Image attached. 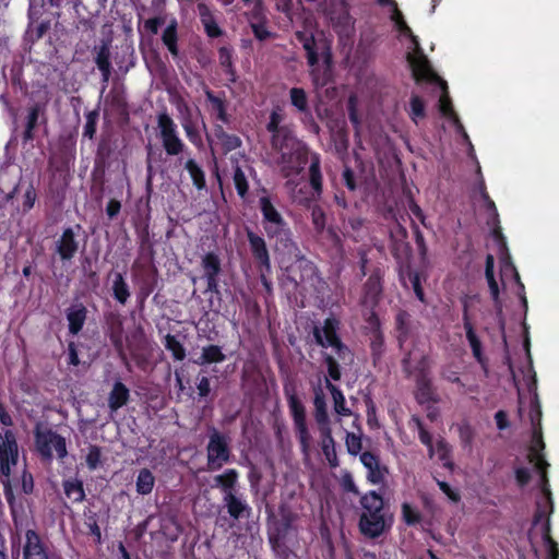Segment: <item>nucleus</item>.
I'll return each instance as SVG.
<instances>
[{"label":"nucleus","instance_id":"nucleus-1","mask_svg":"<svg viewBox=\"0 0 559 559\" xmlns=\"http://www.w3.org/2000/svg\"><path fill=\"white\" fill-rule=\"evenodd\" d=\"M259 210L262 215V227L269 240H274V250L281 254H287L296 259L298 267L312 275L316 265L301 254L297 242L294 240L293 231L282 213L273 204L270 197L259 199Z\"/></svg>","mask_w":559,"mask_h":559},{"label":"nucleus","instance_id":"nucleus-2","mask_svg":"<svg viewBox=\"0 0 559 559\" xmlns=\"http://www.w3.org/2000/svg\"><path fill=\"white\" fill-rule=\"evenodd\" d=\"M361 512L358 527L360 533L368 538H378L391 527L386 521L388 508L381 493L369 490L359 499Z\"/></svg>","mask_w":559,"mask_h":559},{"label":"nucleus","instance_id":"nucleus-3","mask_svg":"<svg viewBox=\"0 0 559 559\" xmlns=\"http://www.w3.org/2000/svg\"><path fill=\"white\" fill-rule=\"evenodd\" d=\"M207 431L206 469L215 472L231 462L234 455L230 447V438L213 426L209 427Z\"/></svg>","mask_w":559,"mask_h":559},{"label":"nucleus","instance_id":"nucleus-4","mask_svg":"<svg viewBox=\"0 0 559 559\" xmlns=\"http://www.w3.org/2000/svg\"><path fill=\"white\" fill-rule=\"evenodd\" d=\"M284 394L287 400L289 413L294 421L300 450L305 455H308L310 450L311 436L307 426L305 405L298 397L296 389L293 384L284 385Z\"/></svg>","mask_w":559,"mask_h":559},{"label":"nucleus","instance_id":"nucleus-5","mask_svg":"<svg viewBox=\"0 0 559 559\" xmlns=\"http://www.w3.org/2000/svg\"><path fill=\"white\" fill-rule=\"evenodd\" d=\"M341 322L335 317H329L324 320L322 328H313V337L317 345L322 348L332 347L340 359H345L346 355L350 354L347 345H345L340 335Z\"/></svg>","mask_w":559,"mask_h":559},{"label":"nucleus","instance_id":"nucleus-6","mask_svg":"<svg viewBox=\"0 0 559 559\" xmlns=\"http://www.w3.org/2000/svg\"><path fill=\"white\" fill-rule=\"evenodd\" d=\"M35 444L45 461L52 460L53 451L59 460H63L68 455L66 439L49 428L36 427Z\"/></svg>","mask_w":559,"mask_h":559},{"label":"nucleus","instance_id":"nucleus-7","mask_svg":"<svg viewBox=\"0 0 559 559\" xmlns=\"http://www.w3.org/2000/svg\"><path fill=\"white\" fill-rule=\"evenodd\" d=\"M310 155L306 144H295V147L280 152L277 165L282 177L290 179L299 176L308 164Z\"/></svg>","mask_w":559,"mask_h":559},{"label":"nucleus","instance_id":"nucleus-8","mask_svg":"<svg viewBox=\"0 0 559 559\" xmlns=\"http://www.w3.org/2000/svg\"><path fill=\"white\" fill-rule=\"evenodd\" d=\"M296 39L302 45L306 51V58L309 67L313 68L319 63V57L321 56L323 62L328 68L332 64V51L331 46L324 39H316L312 33H306L297 31L295 33Z\"/></svg>","mask_w":559,"mask_h":559},{"label":"nucleus","instance_id":"nucleus-9","mask_svg":"<svg viewBox=\"0 0 559 559\" xmlns=\"http://www.w3.org/2000/svg\"><path fill=\"white\" fill-rule=\"evenodd\" d=\"M157 127L166 154L177 156L182 153L186 145L178 135L176 123L167 112H162L157 116Z\"/></svg>","mask_w":559,"mask_h":559},{"label":"nucleus","instance_id":"nucleus-10","mask_svg":"<svg viewBox=\"0 0 559 559\" xmlns=\"http://www.w3.org/2000/svg\"><path fill=\"white\" fill-rule=\"evenodd\" d=\"M103 38L100 44L94 47V61L102 72L103 90L106 88L111 75L110 47L112 43L111 25L105 24L102 28Z\"/></svg>","mask_w":559,"mask_h":559},{"label":"nucleus","instance_id":"nucleus-11","mask_svg":"<svg viewBox=\"0 0 559 559\" xmlns=\"http://www.w3.org/2000/svg\"><path fill=\"white\" fill-rule=\"evenodd\" d=\"M532 463H534L536 471L540 474L542 491L546 496L547 503L549 504V510H547L546 507H542L539 503L537 504V508H536V511H535L534 518H533V524L537 525L542 521L545 522L546 519H550L549 515L552 512V501H551V492L548 488V477H547V467L549 466L548 462L545 460L544 456L534 455L532 459Z\"/></svg>","mask_w":559,"mask_h":559},{"label":"nucleus","instance_id":"nucleus-12","mask_svg":"<svg viewBox=\"0 0 559 559\" xmlns=\"http://www.w3.org/2000/svg\"><path fill=\"white\" fill-rule=\"evenodd\" d=\"M415 382L417 389L416 399L419 404L438 401L437 393L430 378V371L426 356L421 357L417 366Z\"/></svg>","mask_w":559,"mask_h":559},{"label":"nucleus","instance_id":"nucleus-13","mask_svg":"<svg viewBox=\"0 0 559 559\" xmlns=\"http://www.w3.org/2000/svg\"><path fill=\"white\" fill-rule=\"evenodd\" d=\"M19 448L14 433L5 430L0 433V475L10 476L12 465H16Z\"/></svg>","mask_w":559,"mask_h":559},{"label":"nucleus","instance_id":"nucleus-14","mask_svg":"<svg viewBox=\"0 0 559 559\" xmlns=\"http://www.w3.org/2000/svg\"><path fill=\"white\" fill-rule=\"evenodd\" d=\"M528 417L533 430V445L531 447L528 454L530 462H532L534 455L543 456L540 451L545 448L542 436V406L537 392H534L531 399Z\"/></svg>","mask_w":559,"mask_h":559},{"label":"nucleus","instance_id":"nucleus-15","mask_svg":"<svg viewBox=\"0 0 559 559\" xmlns=\"http://www.w3.org/2000/svg\"><path fill=\"white\" fill-rule=\"evenodd\" d=\"M246 235L249 242L250 252L253 257L258 270L271 271V257L265 239L251 229H247Z\"/></svg>","mask_w":559,"mask_h":559},{"label":"nucleus","instance_id":"nucleus-16","mask_svg":"<svg viewBox=\"0 0 559 559\" xmlns=\"http://www.w3.org/2000/svg\"><path fill=\"white\" fill-rule=\"evenodd\" d=\"M201 266L206 281V292L218 293V276L222 272L219 257L215 252H207L202 257Z\"/></svg>","mask_w":559,"mask_h":559},{"label":"nucleus","instance_id":"nucleus-17","mask_svg":"<svg viewBox=\"0 0 559 559\" xmlns=\"http://www.w3.org/2000/svg\"><path fill=\"white\" fill-rule=\"evenodd\" d=\"M223 506L226 509L229 518L236 522L241 519L250 518L252 508L247 501V498L241 492L227 495L222 497Z\"/></svg>","mask_w":559,"mask_h":559},{"label":"nucleus","instance_id":"nucleus-18","mask_svg":"<svg viewBox=\"0 0 559 559\" xmlns=\"http://www.w3.org/2000/svg\"><path fill=\"white\" fill-rule=\"evenodd\" d=\"M360 462L367 468V480L372 485H381L385 481L389 469L380 462L379 455L365 451L360 453Z\"/></svg>","mask_w":559,"mask_h":559},{"label":"nucleus","instance_id":"nucleus-19","mask_svg":"<svg viewBox=\"0 0 559 559\" xmlns=\"http://www.w3.org/2000/svg\"><path fill=\"white\" fill-rule=\"evenodd\" d=\"M382 290V275L381 271L377 269L370 274L362 286V305L374 308L379 304Z\"/></svg>","mask_w":559,"mask_h":559},{"label":"nucleus","instance_id":"nucleus-20","mask_svg":"<svg viewBox=\"0 0 559 559\" xmlns=\"http://www.w3.org/2000/svg\"><path fill=\"white\" fill-rule=\"evenodd\" d=\"M313 405L314 419L319 426L320 433L328 435L329 432H332L325 395L320 386L314 389Z\"/></svg>","mask_w":559,"mask_h":559},{"label":"nucleus","instance_id":"nucleus-21","mask_svg":"<svg viewBox=\"0 0 559 559\" xmlns=\"http://www.w3.org/2000/svg\"><path fill=\"white\" fill-rule=\"evenodd\" d=\"M463 325L466 333V338L468 341V344L472 348L473 356L479 364H484L485 357L483 354V347L479 337L477 336L473 323L469 318L468 313V304L467 301L463 302Z\"/></svg>","mask_w":559,"mask_h":559},{"label":"nucleus","instance_id":"nucleus-22","mask_svg":"<svg viewBox=\"0 0 559 559\" xmlns=\"http://www.w3.org/2000/svg\"><path fill=\"white\" fill-rule=\"evenodd\" d=\"M79 249V242L75 239L74 231L71 227L66 228L56 241V252L60 255L62 261L71 260Z\"/></svg>","mask_w":559,"mask_h":559},{"label":"nucleus","instance_id":"nucleus-23","mask_svg":"<svg viewBox=\"0 0 559 559\" xmlns=\"http://www.w3.org/2000/svg\"><path fill=\"white\" fill-rule=\"evenodd\" d=\"M270 142L272 148L278 153L295 147V144H304L288 126H283L280 131L271 134Z\"/></svg>","mask_w":559,"mask_h":559},{"label":"nucleus","instance_id":"nucleus-24","mask_svg":"<svg viewBox=\"0 0 559 559\" xmlns=\"http://www.w3.org/2000/svg\"><path fill=\"white\" fill-rule=\"evenodd\" d=\"M206 100L210 103L211 111L217 121L222 123H229L230 116L227 112V100L223 95H215L210 88L204 91Z\"/></svg>","mask_w":559,"mask_h":559},{"label":"nucleus","instance_id":"nucleus-25","mask_svg":"<svg viewBox=\"0 0 559 559\" xmlns=\"http://www.w3.org/2000/svg\"><path fill=\"white\" fill-rule=\"evenodd\" d=\"M411 66L416 82H433L439 79L424 55L411 59Z\"/></svg>","mask_w":559,"mask_h":559},{"label":"nucleus","instance_id":"nucleus-26","mask_svg":"<svg viewBox=\"0 0 559 559\" xmlns=\"http://www.w3.org/2000/svg\"><path fill=\"white\" fill-rule=\"evenodd\" d=\"M198 13L207 37L218 38L223 35V29L218 26L215 16L205 3H198Z\"/></svg>","mask_w":559,"mask_h":559},{"label":"nucleus","instance_id":"nucleus-27","mask_svg":"<svg viewBox=\"0 0 559 559\" xmlns=\"http://www.w3.org/2000/svg\"><path fill=\"white\" fill-rule=\"evenodd\" d=\"M239 473L235 468H227L223 474L214 477L215 487L219 488L223 496L238 492Z\"/></svg>","mask_w":559,"mask_h":559},{"label":"nucleus","instance_id":"nucleus-28","mask_svg":"<svg viewBox=\"0 0 559 559\" xmlns=\"http://www.w3.org/2000/svg\"><path fill=\"white\" fill-rule=\"evenodd\" d=\"M24 558L25 559H49L38 534L28 530L26 532V544L24 546Z\"/></svg>","mask_w":559,"mask_h":559},{"label":"nucleus","instance_id":"nucleus-29","mask_svg":"<svg viewBox=\"0 0 559 559\" xmlns=\"http://www.w3.org/2000/svg\"><path fill=\"white\" fill-rule=\"evenodd\" d=\"M87 310L82 304L72 305L67 310V319L69 322V332L73 335L78 334L86 320Z\"/></svg>","mask_w":559,"mask_h":559},{"label":"nucleus","instance_id":"nucleus-30","mask_svg":"<svg viewBox=\"0 0 559 559\" xmlns=\"http://www.w3.org/2000/svg\"><path fill=\"white\" fill-rule=\"evenodd\" d=\"M309 183L314 193L321 194L323 190V179L321 173V158L318 153H312L309 157Z\"/></svg>","mask_w":559,"mask_h":559},{"label":"nucleus","instance_id":"nucleus-31","mask_svg":"<svg viewBox=\"0 0 559 559\" xmlns=\"http://www.w3.org/2000/svg\"><path fill=\"white\" fill-rule=\"evenodd\" d=\"M177 28V20L171 19L162 34V41L174 58L179 56Z\"/></svg>","mask_w":559,"mask_h":559},{"label":"nucleus","instance_id":"nucleus-32","mask_svg":"<svg viewBox=\"0 0 559 559\" xmlns=\"http://www.w3.org/2000/svg\"><path fill=\"white\" fill-rule=\"evenodd\" d=\"M226 360V355L223 353L222 347L218 345H207L202 347L201 355L195 359L199 366L219 364Z\"/></svg>","mask_w":559,"mask_h":559},{"label":"nucleus","instance_id":"nucleus-33","mask_svg":"<svg viewBox=\"0 0 559 559\" xmlns=\"http://www.w3.org/2000/svg\"><path fill=\"white\" fill-rule=\"evenodd\" d=\"M181 126L187 139L197 147H203L202 135L198 129L197 122L192 119L191 112L187 109V114L181 119Z\"/></svg>","mask_w":559,"mask_h":559},{"label":"nucleus","instance_id":"nucleus-34","mask_svg":"<svg viewBox=\"0 0 559 559\" xmlns=\"http://www.w3.org/2000/svg\"><path fill=\"white\" fill-rule=\"evenodd\" d=\"M325 388L330 391L333 403H334V411L336 414L341 416H349L352 414L350 409L346 406V400L343 394V392L333 384L330 379L325 378Z\"/></svg>","mask_w":559,"mask_h":559},{"label":"nucleus","instance_id":"nucleus-35","mask_svg":"<svg viewBox=\"0 0 559 559\" xmlns=\"http://www.w3.org/2000/svg\"><path fill=\"white\" fill-rule=\"evenodd\" d=\"M214 134L221 142L225 152L235 151L242 144L241 139L238 135L226 132L222 124H215Z\"/></svg>","mask_w":559,"mask_h":559},{"label":"nucleus","instance_id":"nucleus-36","mask_svg":"<svg viewBox=\"0 0 559 559\" xmlns=\"http://www.w3.org/2000/svg\"><path fill=\"white\" fill-rule=\"evenodd\" d=\"M128 399L129 390L123 383L117 381L114 384L111 392L109 393L108 406L111 411H117L127 403Z\"/></svg>","mask_w":559,"mask_h":559},{"label":"nucleus","instance_id":"nucleus-37","mask_svg":"<svg viewBox=\"0 0 559 559\" xmlns=\"http://www.w3.org/2000/svg\"><path fill=\"white\" fill-rule=\"evenodd\" d=\"M44 110L45 108L40 104H35L28 109L26 126L23 132L24 142L32 141L34 139V129L37 126L39 116L44 114Z\"/></svg>","mask_w":559,"mask_h":559},{"label":"nucleus","instance_id":"nucleus-38","mask_svg":"<svg viewBox=\"0 0 559 559\" xmlns=\"http://www.w3.org/2000/svg\"><path fill=\"white\" fill-rule=\"evenodd\" d=\"M289 522L283 523L276 528V532L269 535V543L272 549L280 555H287L288 548L284 544V539L289 530Z\"/></svg>","mask_w":559,"mask_h":559},{"label":"nucleus","instance_id":"nucleus-39","mask_svg":"<svg viewBox=\"0 0 559 559\" xmlns=\"http://www.w3.org/2000/svg\"><path fill=\"white\" fill-rule=\"evenodd\" d=\"M395 330L397 332V341L402 345L407 341L411 333V314L400 309L395 314Z\"/></svg>","mask_w":559,"mask_h":559},{"label":"nucleus","instance_id":"nucleus-40","mask_svg":"<svg viewBox=\"0 0 559 559\" xmlns=\"http://www.w3.org/2000/svg\"><path fill=\"white\" fill-rule=\"evenodd\" d=\"M290 104L300 112L311 117V111L308 104V95L301 87H292L289 90Z\"/></svg>","mask_w":559,"mask_h":559},{"label":"nucleus","instance_id":"nucleus-41","mask_svg":"<svg viewBox=\"0 0 559 559\" xmlns=\"http://www.w3.org/2000/svg\"><path fill=\"white\" fill-rule=\"evenodd\" d=\"M185 169L189 173L192 183L198 190H203L206 187L205 173L193 158H189L185 163Z\"/></svg>","mask_w":559,"mask_h":559},{"label":"nucleus","instance_id":"nucleus-42","mask_svg":"<svg viewBox=\"0 0 559 559\" xmlns=\"http://www.w3.org/2000/svg\"><path fill=\"white\" fill-rule=\"evenodd\" d=\"M322 437V453L325 456L330 467L335 468L340 465L338 457L335 450V441L332 432L321 435Z\"/></svg>","mask_w":559,"mask_h":559},{"label":"nucleus","instance_id":"nucleus-43","mask_svg":"<svg viewBox=\"0 0 559 559\" xmlns=\"http://www.w3.org/2000/svg\"><path fill=\"white\" fill-rule=\"evenodd\" d=\"M63 490L72 502H82L85 498L83 483L79 479H67L63 481Z\"/></svg>","mask_w":559,"mask_h":559},{"label":"nucleus","instance_id":"nucleus-44","mask_svg":"<svg viewBox=\"0 0 559 559\" xmlns=\"http://www.w3.org/2000/svg\"><path fill=\"white\" fill-rule=\"evenodd\" d=\"M233 53L234 50L230 47L222 46L218 49V61L221 67L224 69V72L230 76V81H236V70L233 63Z\"/></svg>","mask_w":559,"mask_h":559},{"label":"nucleus","instance_id":"nucleus-45","mask_svg":"<svg viewBox=\"0 0 559 559\" xmlns=\"http://www.w3.org/2000/svg\"><path fill=\"white\" fill-rule=\"evenodd\" d=\"M109 278H111L112 282V292L115 298L124 304L130 296L128 285L124 282L121 273L119 272H112L109 275Z\"/></svg>","mask_w":559,"mask_h":559},{"label":"nucleus","instance_id":"nucleus-46","mask_svg":"<svg viewBox=\"0 0 559 559\" xmlns=\"http://www.w3.org/2000/svg\"><path fill=\"white\" fill-rule=\"evenodd\" d=\"M408 116L416 124L426 118V104L419 95L413 94L411 96Z\"/></svg>","mask_w":559,"mask_h":559},{"label":"nucleus","instance_id":"nucleus-47","mask_svg":"<svg viewBox=\"0 0 559 559\" xmlns=\"http://www.w3.org/2000/svg\"><path fill=\"white\" fill-rule=\"evenodd\" d=\"M165 348L171 353L175 360H183L186 358V348L177 336L167 334L165 336Z\"/></svg>","mask_w":559,"mask_h":559},{"label":"nucleus","instance_id":"nucleus-48","mask_svg":"<svg viewBox=\"0 0 559 559\" xmlns=\"http://www.w3.org/2000/svg\"><path fill=\"white\" fill-rule=\"evenodd\" d=\"M233 181L238 195L241 199H246L249 192V182L247 180L245 171L239 165H236L234 168Z\"/></svg>","mask_w":559,"mask_h":559},{"label":"nucleus","instance_id":"nucleus-49","mask_svg":"<svg viewBox=\"0 0 559 559\" xmlns=\"http://www.w3.org/2000/svg\"><path fill=\"white\" fill-rule=\"evenodd\" d=\"M402 519L408 526H416L423 520L421 513L408 502L401 506Z\"/></svg>","mask_w":559,"mask_h":559},{"label":"nucleus","instance_id":"nucleus-50","mask_svg":"<svg viewBox=\"0 0 559 559\" xmlns=\"http://www.w3.org/2000/svg\"><path fill=\"white\" fill-rule=\"evenodd\" d=\"M478 191H479L481 200L484 201V206H485L486 211L496 222H498V217H499L498 210H497L495 202L492 201L489 193L487 192V188H486L484 179H481L478 183Z\"/></svg>","mask_w":559,"mask_h":559},{"label":"nucleus","instance_id":"nucleus-51","mask_svg":"<svg viewBox=\"0 0 559 559\" xmlns=\"http://www.w3.org/2000/svg\"><path fill=\"white\" fill-rule=\"evenodd\" d=\"M413 420L415 421L416 427L418 429V438L420 442L427 447L429 457H432L435 455V445L432 442L431 433L425 428L420 418L413 417Z\"/></svg>","mask_w":559,"mask_h":559},{"label":"nucleus","instance_id":"nucleus-52","mask_svg":"<svg viewBox=\"0 0 559 559\" xmlns=\"http://www.w3.org/2000/svg\"><path fill=\"white\" fill-rule=\"evenodd\" d=\"M457 432L461 444L464 449H472L475 431L468 421L457 425Z\"/></svg>","mask_w":559,"mask_h":559},{"label":"nucleus","instance_id":"nucleus-53","mask_svg":"<svg viewBox=\"0 0 559 559\" xmlns=\"http://www.w3.org/2000/svg\"><path fill=\"white\" fill-rule=\"evenodd\" d=\"M443 93L439 99V110L442 116L450 118V119H457L456 114L453 109L452 100L450 96L448 95V86L447 83H442Z\"/></svg>","mask_w":559,"mask_h":559},{"label":"nucleus","instance_id":"nucleus-54","mask_svg":"<svg viewBox=\"0 0 559 559\" xmlns=\"http://www.w3.org/2000/svg\"><path fill=\"white\" fill-rule=\"evenodd\" d=\"M397 228H399V234L401 235V239H397L391 233V253L395 259H400L401 258L400 251L403 248L408 247V243L405 242V239L407 237V230L402 225H399Z\"/></svg>","mask_w":559,"mask_h":559},{"label":"nucleus","instance_id":"nucleus-55","mask_svg":"<svg viewBox=\"0 0 559 559\" xmlns=\"http://www.w3.org/2000/svg\"><path fill=\"white\" fill-rule=\"evenodd\" d=\"M283 120H284V115L282 112L281 107L274 108L271 111L269 121L265 126L266 131L271 134L280 131L283 128V126L281 124L283 122Z\"/></svg>","mask_w":559,"mask_h":559},{"label":"nucleus","instance_id":"nucleus-56","mask_svg":"<svg viewBox=\"0 0 559 559\" xmlns=\"http://www.w3.org/2000/svg\"><path fill=\"white\" fill-rule=\"evenodd\" d=\"M323 361L328 369L329 377H326V378L330 379V381L331 380L338 381L342 377V372H341V367H340V364L337 362V360L332 355L325 354L323 356Z\"/></svg>","mask_w":559,"mask_h":559},{"label":"nucleus","instance_id":"nucleus-57","mask_svg":"<svg viewBox=\"0 0 559 559\" xmlns=\"http://www.w3.org/2000/svg\"><path fill=\"white\" fill-rule=\"evenodd\" d=\"M98 111L97 110H92V111H88L85 116V124H84V128H83V136L84 138H88V139H93L95 133H96V123H97V119H98Z\"/></svg>","mask_w":559,"mask_h":559},{"label":"nucleus","instance_id":"nucleus-58","mask_svg":"<svg viewBox=\"0 0 559 559\" xmlns=\"http://www.w3.org/2000/svg\"><path fill=\"white\" fill-rule=\"evenodd\" d=\"M311 222L314 230L321 234L325 228V213L320 205H314L311 210Z\"/></svg>","mask_w":559,"mask_h":559},{"label":"nucleus","instance_id":"nucleus-59","mask_svg":"<svg viewBox=\"0 0 559 559\" xmlns=\"http://www.w3.org/2000/svg\"><path fill=\"white\" fill-rule=\"evenodd\" d=\"M345 445L347 452L350 455H357L361 452L362 449L361 438L354 432H347L345 438Z\"/></svg>","mask_w":559,"mask_h":559},{"label":"nucleus","instance_id":"nucleus-60","mask_svg":"<svg viewBox=\"0 0 559 559\" xmlns=\"http://www.w3.org/2000/svg\"><path fill=\"white\" fill-rule=\"evenodd\" d=\"M267 23H260V22H250V28L254 35V37L260 40L264 41L266 39H270L274 37V34L269 31Z\"/></svg>","mask_w":559,"mask_h":559},{"label":"nucleus","instance_id":"nucleus-61","mask_svg":"<svg viewBox=\"0 0 559 559\" xmlns=\"http://www.w3.org/2000/svg\"><path fill=\"white\" fill-rule=\"evenodd\" d=\"M167 22V15L166 14H158L157 16H154L152 19H147L144 22V28L146 32L156 35L159 31V27L165 25Z\"/></svg>","mask_w":559,"mask_h":559},{"label":"nucleus","instance_id":"nucleus-62","mask_svg":"<svg viewBox=\"0 0 559 559\" xmlns=\"http://www.w3.org/2000/svg\"><path fill=\"white\" fill-rule=\"evenodd\" d=\"M397 31L408 37L412 41V44L414 45L415 49H420V43H419V38L413 34V31L411 29V27L407 25V23L405 22L404 19H401V21H396V24H395Z\"/></svg>","mask_w":559,"mask_h":559},{"label":"nucleus","instance_id":"nucleus-63","mask_svg":"<svg viewBox=\"0 0 559 559\" xmlns=\"http://www.w3.org/2000/svg\"><path fill=\"white\" fill-rule=\"evenodd\" d=\"M341 486L344 491L350 492L355 496H359L360 491L358 487L356 486L354 478L349 472H346L342 476Z\"/></svg>","mask_w":559,"mask_h":559},{"label":"nucleus","instance_id":"nucleus-64","mask_svg":"<svg viewBox=\"0 0 559 559\" xmlns=\"http://www.w3.org/2000/svg\"><path fill=\"white\" fill-rule=\"evenodd\" d=\"M100 462V449L96 445H91L88 448V453L86 455V464L90 469H95L99 465Z\"/></svg>","mask_w":559,"mask_h":559}]
</instances>
